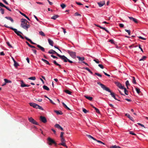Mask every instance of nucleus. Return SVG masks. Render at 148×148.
<instances>
[{"label": "nucleus", "mask_w": 148, "mask_h": 148, "mask_svg": "<svg viewBox=\"0 0 148 148\" xmlns=\"http://www.w3.org/2000/svg\"><path fill=\"white\" fill-rule=\"evenodd\" d=\"M48 53L50 54H56L57 56L59 57L64 62H68L70 63H73V62L71 60H70L67 58L64 55H61L56 52L55 51L51 49L49 50L48 52Z\"/></svg>", "instance_id": "f257e3e1"}, {"label": "nucleus", "mask_w": 148, "mask_h": 148, "mask_svg": "<svg viewBox=\"0 0 148 148\" xmlns=\"http://www.w3.org/2000/svg\"><path fill=\"white\" fill-rule=\"evenodd\" d=\"M97 84L100 85L103 90H105L107 91L110 92V94L111 95L112 97H113L115 99L119 101H120L119 100L117 99L116 98L114 93V92H112L110 90L108 87H106L104 84L100 82H98Z\"/></svg>", "instance_id": "f03ea898"}, {"label": "nucleus", "mask_w": 148, "mask_h": 148, "mask_svg": "<svg viewBox=\"0 0 148 148\" xmlns=\"http://www.w3.org/2000/svg\"><path fill=\"white\" fill-rule=\"evenodd\" d=\"M29 104L31 106H32L34 108H38L42 110H43V108L41 106L35 103H34V102H30Z\"/></svg>", "instance_id": "7ed1b4c3"}, {"label": "nucleus", "mask_w": 148, "mask_h": 148, "mask_svg": "<svg viewBox=\"0 0 148 148\" xmlns=\"http://www.w3.org/2000/svg\"><path fill=\"white\" fill-rule=\"evenodd\" d=\"M10 29L14 31V32L18 35L22 39H24V37H23L21 34H22V33L20 31H18L15 28H14L13 27L10 28Z\"/></svg>", "instance_id": "20e7f679"}, {"label": "nucleus", "mask_w": 148, "mask_h": 148, "mask_svg": "<svg viewBox=\"0 0 148 148\" xmlns=\"http://www.w3.org/2000/svg\"><path fill=\"white\" fill-rule=\"evenodd\" d=\"M66 52L69 54L70 56L73 58H75L76 57V53L75 52L72 51L70 50H67Z\"/></svg>", "instance_id": "39448f33"}, {"label": "nucleus", "mask_w": 148, "mask_h": 148, "mask_svg": "<svg viewBox=\"0 0 148 148\" xmlns=\"http://www.w3.org/2000/svg\"><path fill=\"white\" fill-rule=\"evenodd\" d=\"M47 140L48 141L47 143L50 145H51L53 144L55 145L56 144V142L50 137H48L47 138Z\"/></svg>", "instance_id": "423d86ee"}, {"label": "nucleus", "mask_w": 148, "mask_h": 148, "mask_svg": "<svg viewBox=\"0 0 148 148\" xmlns=\"http://www.w3.org/2000/svg\"><path fill=\"white\" fill-rule=\"evenodd\" d=\"M30 25L28 24L27 23H21V26L23 29L27 30V29L29 27Z\"/></svg>", "instance_id": "0eeeda50"}, {"label": "nucleus", "mask_w": 148, "mask_h": 148, "mask_svg": "<svg viewBox=\"0 0 148 148\" xmlns=\"http://www.w3.org/2000/svg\"><path fill=\"white\" fill-rule=\"evenodd\" d=\"M28 120L29 122L33 124L36 125H38V123L32 117L29 118Z\"/></svg>", "instance_id": "6e6552de"}, {"label": "nucleus", "mask_w": 148, "mask_h": 148, "mask_svg": "<svg viewBox=\"0 0 148 148\" xmlns=\"http://www.w3.org/2000/svg\"><path fill=\"white\" fill-rule=\"evenodd\" d=\"M40 120L43 123H45L47 122V120L45 117L41 116L40 117Z\"/></svg>", "instance_id": "1a4fd4ad"}, {"label": "nucleus", "mask_w": 148, "mask_h": 148, "mask_svg": "<svg viewBox=\"0 0 148 148\" xmlns=\"http://www.w3.org/2000/svg\"><path fill=\"white\" fill-rule=\"evenodd\" d=\"M97 4L99 5V7H101L103 6L104 4H105V1H100L97 3Z\"/></svg>", "instance_id": "9d476101"}, {"label": "nucleus", "mask_w": 148, "mask_h": 148, "mask_svg": "<svg viewBox=\"0 0 148 148\" xmlns=\"http://www.w3.org/2000/svg\"><path fill=\"white\" fill-rule=\"evenodd\" d=\"M128 18L130 19V20L133 21L135 23H138V21L136 19L131 16H129Z\"/></svg>", "instance_id": "9b49d317"}, {"label": "nucleus", "mask_w": 148, "mask_h": 148, "mask_svg": "<svg viewBox=\"0 0 148 148\" xmlns=\"http://www.w3.org/2000/svg\"><path fill=\"white\" fill-rule=\"evenodd\" d=\"M37 46L38 48H39V49H40L42 51H43V52L45 51V49L43 47H42L40 45H37Z\"/></svg>", "instance_id": "f8f14e48"}, {"label": "nucleus", "mask_w": 148, "mask_h": 148, "mask_svg": "<svg viewBox=\"0 0 148 148\" xmlns=\"http://www.w3.org/2000/svg\"><path fill=\"white\" fill-rule=\"evenodd\" d=\"M55 127L58 128V129H60L62 131H63V128H62V127H61L60 126V125L58 124H56L55 125Z\"/></svg>", "instance_id": "ddd939ff"}, {"label": "nucleus", "mask_w": 148, "mask_h": 148, "mask_svg": "<svg viewBox=\"0 0 148 148\" xmlns=\"http://www.w3.org/2000/svg\"><path fill=\"white\" fill-rule=\"evenodd\" d=\"M116 85L120 88L122 89L124 88V86L122 85L119 82H117L116 83Z\"/></svg>", "instance_id": "4468645a"}, {"label": "nucleus", "mask_w": 148, "mask_h": 148, "mask_svg": "<svg viewBox=\"0 0 148 148\" xmlns=\"http://www.w3.org/2000/svg\"><path fill=\"white\" fill-rule=\"evenodd\" d=\"M48 41L49 44L51 46H53V41L49 38H48Z\"/></svg>", "instance_id": "2eb2a0df"}, {"label": "nucleus", "mask_w": 148, "mask_h": 148, "mask_svg": "<svg viewBox=\"0 0 148 148\" xmlns=\"http://www.w3.org/2000/svg\"><path fill=\"white\" fill-rule=\"evenodd\" d=\"M25 38L28 41H29V42H30L32 44H34V45H36L37 44L34 42H33L32 40L28 38L27 37L25 36Z\"/></svg>", "instance_id": "dca6fc26"}, {"label": "nucleus", "mask_w": 148, "mask_h": 148, "mask_svg": "<svg viewBox=\"0 0 148 148\" xmlns=\"http://www.w3.org/2000/svg\"><path fill=\"white\" fill-rule=\"evenodd\" d=\"M54 112L56 113L57 115H62L63 114L62 112L60 110H55Z\"/></svg>", "instance_id": "f3484780"}, {"label": "nucleus", "mask_w": 148, "mask_h": 148, "mask_svg": "<svg viewBox=\"0 0 148 148\" xmlns=\"http://www.w3.org/2000/svg\"><path fill=\"white\" fill-rule=\"evenodd\" d=\"M76 57L78 58L79 61H83L85 59V58L84 57H81L78 56H77Z\"/></svg>", "instance_id": "a211bd4d"}, {"label": "nucleus", "mask_w": 148, "mask_h": 148, "mask_svg": "<svg viewBox=\"0 0 148 148\" xmlns=\"http://www.w3.org/2000/svg\"><path fill=\"white\" fill-rule=\"evenodd\" d=\"M5 18L7 19L10 21L12 23L14 22V20L11 17L6 16Z\"/></svg>", "instance_id": "6ab92c4d"}, {"label": "nucleus", "mask_w": 148, "mask_h": 148, "mask_svg": "<svg viewBox=\"0 0 148 148\" xmlns=\"http://www.w3.org/2000/svg\"><path fill=\"white\" fill-rule=\"evenodd\" d=\"M131 78H132V83L134 84H136V80L135 77H134L132 76V77H131Z\"/></svg>", "instance_id": "aec40b11"}, {"label": "nucleus", "mask_w": 148, "mask_h": 148, "mask_svg": "<svg viewBox=\"0 0 148 148\" xmlns=\"http://www.w3.org/2000/svg\"><path fill=\"white\" fill-rule=\"evenodd\" d=\"M125 115L127 116L132 121H133V118L132 117L130 116L129 114L127 113L125 114Z\"/></svg>", "instance_id": "412c9836"}, {"label": "nucleus", "mask_w": 148, "mask_h": 148, "mask_svg": "<svg viewBox=\"0 0 148 148\" xmlns=\"http://www.w3.org/2000/svg\"><path fill=\"white\" fill-rule=\"evenodd\" d=\"M20 13L22 15L25 16L28 20L29 21H30V19L29 18H28L25 14L21 12H20Z\"/></svg>", "instance_id": "4be33fe9"}, {"label": "nucleus", "mask_w": 148, "mask_h": 148, "mask_svg": "<svg viewBox=\"0 0 148 148\" xmlns=\"http://www.w3.org/2000/svg\"><path fill=\"white\" fill-rule=\"evenodd\" d=\"M41 60L42 61H43L44 62H45V63L49 65H50V64L47 60H46L43 58H42L41 59Z\"/></svg>", "instance_id": "5701e85b"}, {"label": "nucleus", "mask_w": 148, "mask_h": 148, "mask_svg": "<svg viewBox=\"0 0 148 148\" xmlns=\"http://www.w3.org/2000/svg\"><path fill=\"white\" fill-rule=\"evenodd\" d=\"M21 87H25V86H25V85H26V84H25L24 83L23 81V80H21Z\"/></svg>", "instance_id": "b1692460"}, {"label": "nucleus", "mask_w": 148, "mask_h": 148, "mask_svg": "<svg viewBox=\"0 0 148 148\" xmlns=\"http://www.w3.org/2000/svg\"><path fill=\"white\" fill-rule=\"evenodd\" d=\"M53 62L54 63V64L55 65H56L57 66H58L60 68V67L61 66V65L60 64H59L58 63H57L56 60H54L53 61Z\"/></svg>", "instance_id": "393cba45"}, {"label": "nucleus", "mask_w": 148, "mask_h": 148, "mask_svg": "<svg viewBox=\"0 0 148 148\" xmlns=\"http://www.w3.org/2000/svg\"><path fill=\"white\" fill-rule=\"evenodd\" d=\"M59 145H62V146H63L66 148H68V147L66 146V145L65 142H62V143H60L59 144Z\"/></svg>", "instance_id": "a878e982"}, {"label": "nucleus", "mask_w": 148, "mask_h": 148, "mask_svg": "<svg viewBox=\"0 0 148 148\" xmlns=\"http://www.w3.org/2000/svg\"><path fill=\"white\" fill-rule=\"evenodd\" d=\"M62 104L63 106L66 109L68 110H71V109L67 107V106L64 103V102H62Z\"/></svg>", "instance_id": "bb28decb"}, {"label": "nucleus", "mask_w": 148, "mask_h": 148, "mask_svg": "<svg viewBox=\"0 0 148 148\" xmlns=\"http://www.w3.org/2000/svg\"><path fill=\"white\" fill-rule=\"evenodd\" d=\"M85 98L88 99L90 101H91L92 99V98L91 97L85 96Z\"/></svg>", "instance_id": "cd10ccee"}, {"label": "nucleus", "mask_w": 148, "mask_h": 148, "mask_svg": "<svg viewBox=\"0 0 148 148\" xmlns=\"http://www.w3.org/2000/svg\"><path fill=\"white\" fill-rule=\"evenodd\" d=\"M43 88L44 89L48 91L49 90V88L46 86L44 85L43 86Z\"/></svg>", "instance_id": "c85d7f7f"}, {"label": "nucleus", "mask_w": 148, "mask_h": 148, "mask_svg": "<svg viewBox=\"0 0 148 148\" xmlns=\"http://www.w3.org/2000/svg\"><path fill=\"white\" fill-rule=\"evenodd\" d=\"M21 23H27L28 22L26 19L23 18L21 19Z\"/></svg>", "instance_id": "c756f323"}, {"label": "nucleus", "mask_w": 148, "mask_h": 148, "mask_svg": "<svg viewBox=\"0 0 148 148\" xmlns=\"http://www.w3.org/2000/svg\"><path fill=\"white\" fill-rule=\"evenodd\" d=\"M87 136L89 138H91L95 141V140H96V139L95 138L93 137L90 135H87Z\"/></svg>", "instance_id": "7c9ffc66"}, {"label": "nucleus", "mask_w": 148, "mask_h": 148, "mask_svg": "<svg viewBox=\"0 0 148 148\" xmlns=\"http://www.w3.org/2000/svg\"><path fill=\"white\" fill-rule=\"evenodd\" d=\"M59 16L58 15H54L52 16L51 18L53 20H56L57 18Z\"/></svg>", "instance_id": "2f4dec72"}, {"label": "nucleus", "mask_w": 148, "mask_h": 148, "mask_svg": "<svg viewBox=\"0 0 148 148\" xmlns=\"http://www.w3.org/2000/svg\"><path fill=\"white\" fill-rule=\"evenodd\" d=\"M110 148H121V147L119 146L114 145L110 147Z\"/></svg>", "instance_id": "473e14b6"}, {"label": "nucleus", "mask_w": 148, "mask_h": 148, "mask_svg": "<svg viewBox=\"0 0 148 148\" xmlns=\"http://www.w3.org/2000/svg\"><path fill=\"white\" fill-rule=\"evenodd\" d=\"M4 80L5 81V82L6 83H10L11 82V81L10 80H8V79H4Z\"/></svg>", "instance_id": "72a5a7b5"}, {"label": "nucleus", "mask_w": 148, "mask_h": 148, "mask_svg": "<svg viewBox=\"0 0 148 148\" xmlns=\"http://www.w3.org/2000/svg\"><path fill=\"white\" fill-rule=\"evenodd\" d=\"M28 79H30V80H36V78L34 76V77H29L28 78Z\"/></svg>", "instance_id": "f704fd0d"}, {"label": "nucleus", "mask_w": 148, "mask_h": 148, "mask_svg": "<svg viewBox=\"0 0 148 148\" xmlns=\"http://www.w3.org/2000/svg\"><path fill=\"white\" fill-rule=\"evenodd\" d=\"M39 34L40 35H41L42 36H45V34L42 31H40L39 32Z\"/></svg>", "instance_id": "c9c22d12"}, {"label": "nucleus", "mask_w": 148, "mask_h": 148, "mask_svg": "<svg viewBox=\"0 0 148 148\" xmlns=\"http://www.w3.org/2000/svg\"><path fill=\"white\" fill-rule=\"evenodd\" d=\"M146 58H147V57L146 56H143L142 57V58L139 60V61H144Z\"/></svg>", "instance_id": "e433bc0d"}, {"label": "nucleus", "mask_w": 148, "mask_h": 148, "mask_svg": "<svg viewBox=\"0 0 148 148\" xmlns=\"http://www.w3.org/2000/svg\"><path fill=\"white\" fill-rule=\"evenodd\" d=\"M92 107L94 108L96 110V112L98 113H100V111L97 108L94 106H92Z\"/></svg>", "instance_id": "4c0bfd02"}, {"label": "nucleus", "mask_w": 148, "mask_h": 148, "mask_svg": "<svg viewBox=\"0 0 148 148\" xmlns=\"http://www.w3.org/2000/svg\"><path fill=\"white\" fill-rule=\"evenodd\" d=\"M85 69L86 70L88 71L91 74H92L93 73L91 71V70L89 69L88 68L86 67L85 68Z\"/></svg>", "instance_id": "58836bf2"}, {"label": "nucleus", "mask_w": 148, "mask_h": 148, "mask_svg": "<svg viewBox=\"0 0 148 148\" xmlns=\"http://www.w3.org/2000/svg\"><path fill=\"white\" fill-rule=\"evenodd\" d=\"M135 89L137 92L138 94H139L140 92V89L139 88L137 87L135 88Z\"/></svg>", "instance_id": "ea45409f"}, {"label": "nucleus", "mask_w": 148, "mask_h": 148, "mask_svg": "<svg viewBox=\"0 0 148 148\" xmlns=\"http://www.w3.org/2000/svg\"><path fill=\"white\" fill-rule=\"evenodd\" d=\"M122 89H123L124 90V92L125 93V94L126 95H128V91L127 90L126 88L124 87V88Z\"/></svg>", "instance_id": "a19ab883"}, {"label": "nucleus", "mask_w": 148, "mask_h": 148, "mask_svg": "<svg viewBox=\"0 0 148 148\" xmlns=\"http://www.w3.org/2000/svg\"><path fill=\"white\" fill-rule=\"evenodd\" d=\"M6 44L10 48H13L12 46L10 44V42H6Z\"/></svg>", "instance_id": "79ce46f5"}, {"label": "nucleus", "mask_w": 148, "mask_h": 148, "mask_svg": "<svg viewBox=\"0 0 148 148\" xmlns=\"http://www.w3.org/2000/svg\"><path fill=\"white\" fill-rule=\"evenodd\" d=\"M14 65L15 67H17L18 66H19L18 64L16 62V61L14 62Z\"/></svg>", "instance_id": "37998d69"}, {"label": "nucleus", "mask_w": 148, "mask_h": 148, "mask_svg": "<svg viewBox=\"0 0 148 148\" xmlns=\"http://www.w3.org/2000/svg\"><path fill=\"white\" fill-rule=\"evenodd\" d=\"M82 111L84 112L85 113H86L87 112H89L88 110H86L85 109L83 108L82 109Z\"/></svg>", "instance_id": "c03bdc74"}, {"label": "nucleus", "mask_w": 148, "mask_h": 148, "mask_svg": "<svg viewBox=\"0 0 148 148\" xmlns=\"http://www.w3.org/2000/svg\"><path fill=\"white\" fill-rule=\"evenodd\" d=\"M125 84L126 86L127 87V88H128V86L130 85L129 82L128 80L126 81V82H125Z\"/></svg>", "instance_id": "a18cd8bd"}, {"label": "nucleus", "mask_w": 148, "mask_h": 148, "mask_svg": "<svg viewBox=\"0 0 148 148\" xmlns=\"http://www.w3.org/2000/svg\"><path fill=\"white\" fill-rule=\"evenodd\" d=\"M65 92L66 93L68 94L69 95H71V92L69 90H65Z\"/></svg>", "instance_id": "49530a36"}, {"label": "nucleus", "mask_w": 148, "mask_h": 148, "mask_svg": "<svg viewBox=\"0 0 148 148\" xmlns=\"http://www.w3.org/2000/svg\"><path fill=\"white\" fill-rule=\"evenodd\" d=\"M0 11H1V13L2 14H3L4 13V10L3 8L0 9Z\"/></svg>", "instance_id": "de8ad7c7"}, {"label": "nucleus", "mask_w": 148, "mask_h": 148, "mask_svg": "<svg viewBox=\"0 0 148 148\" xmlns=\"http://www.w3.org/2000/svg\"><path fill=\"white\" fill-rule=\"evenodd\" d=\"M60 6L62 9H64L66 7V5L64 3H62L61 4Z\"/></svg>", "instance_id": "09e8293b"}, {"label": "nucleus", "mask_w": 148, "mask_h": 148, "mask_svg": "<svg viewBox=\"0 0 148 148\" xmlns=\"http://www.w3.org/2000/svg\"><path fill=\"white\" fill-rule=\"evenodd\" d=\"M61 141L62 143L66 142V141L64 137L61 138Z\"/></svg>", "instance_id": "8fccbe9b"}, {"label": "nucleus", "mask_w": 148, "mask_h": 148, "mask_svg": "<svg viewBox=\"0 0 148 148\" xmlns=\"http://www.w3.org/2000/svg\"><path fill=\"white\" fill-rule=\"evenodd\" d=\"M125 32H127V33H128V34L129 35H130V33H131V32H130V30H127V29H125Z\"/></svg>", "instance_id": "3c124183"}, {"label": "nucleus", "mask_w": 148, "mask_h": 148, "mask_svg": "<svg viewBox=\"0 0 148 148\" xmlns=\"http://www.w3.org/2000/svg\"><path fill=\"white\" fill-rule=\"evenodd\" d=\"M95 141H97V142H98L99 143L101 144H103L104 145H105V144L104 143L102 142L100 140H95Z\"/></svg>", "instance_id": "603ef678"}, {"label": "nucleus", "mask_w": 148, "mask_h": 148, "mask_svg": "<svg viewBox=\"0 0 148 148\" xmlns=\"http://www.w3.org/2000/svg\"><path fill=\"white\" fill-rule=\"evenodd\" d=\"M95 75H97L101 77H102V75L101 74H100L98 73H95Z\"/></svg>", "instance_id": "864d4df0"}, {"label": "nucleus", "mask_w": 148, "mask_h": 148, "mask_svg": "<svg viewBox=\"0 0 148 148\" xmlns=\"http://www.w3.org/2000/svg\"><path fill=\"white\" fill-rule=\"evenodd\" d=\"M109 41V42H110L111 44H114V40L113 39L110 40Z\"/></svg>", "instance_id": "5fc2aeb1"}, {"label": "nucleus", "mask_w": 148, "mask_h": 148, "mask_svg": "<svg viewBox=\"0 0 148 148\" xmlns=\"http://www.w3.org/2000/svg\"><path fill=\"white\" fill-rule=\"evenodd\" d=\"M93 60L97 63L98 64L99 63V61L97 59H94Z\"/></svg>", "instance_id": "6e6d98bb"}, {"label": "nucleus", "mask_w": 148, "mask_h": 148, "mask_svg": "<svg viewBox=\"0 0 148 148\" xmlns=\"http://www.w3.org/2000/svg\"><path fill=\"white\" fill-rule=\"evenodd\" d=\"M4 8H6L7 10H8L10 11H12V10L10 9L8 7H7L6 6H5Z\"/></svg>", "instance_id": "4d7b16f0"}, {"label": "nucleus", "mask_w": 148, "mask_h": 148, "mask_svg": "<svg viewBox=\"0 0 148 148\" xmlns=\"http://www.w3.org/2000/svg\"><path fill=\"white\" fill-rule=\"evenodd\" d=\"M98 66L101 69H103L104 68L103 66L101 64H99Z\"/></svg>", "instance_id": "13d9d810"}, {"label": "nucleus", "mask_w": 148, "mask_h": 148, "mask_svg": "<svg viewBox=\"0 0 148 148\" xmlns=\"http://www.w3.org/2000/svg\"><path fill=\"white\" fill-rule=\"evenodd\" d=\"M64 134V133L63 132H62L60 133V137L62 138L63 137V134Z\"/></svg>", "instance_id": "bf43d9fd"}, {"label": "nucleus", "mask_w": 148, "mask_h": 148, "mask_svg": "<svg viewBox=\"0 0 148 148\" xmlns=\"http://www.w3.org/2000/svg\"><path fill=\"white\" fill-rule=\"evenodd\" d=\"M124 25L122 23H120L119 24V26L120 27H124Z\"/></svg>", "instance_id": "052dcab7"}, {"label": "nucleus", "mask_w": 148, "mask_h": 148, "mask_svg": "<svg viewBox=\"0 0 148 148\" xmlns=\"http://www.w3.org/2000/svg\"><path fill=\"white\" fill-rule=\"evenodd\" d=\"M5 6V5H4L3 3L1 2H0V6L4 8Z\"/></svg>", "instance_id": "680f3d73"}, {"label": "nucleus", "mask_w": 148, "mask_h": 148, "mask_svg": "<svg viewBox=\"0 0 148 148\" xmlns=\"http://www.w3.org/2000/svg\"><path fill=\"white\" fill-rule=\"evenodd\" d=\"M129 133L130 134H132L133 135H136V134H135L133 133L132 131H130Z\"/></svg>", "instance_id": "e2e57ef3"}, {"label": "nucleus", "mask_w": 148, "mask_h": 148, "mask_svg": "<svg viewBox=\"0 0 148 148\" xmlns=\"http://www.w3.org/2000/svg\"><path fill=\"white\" fill-rule=\"evenodd\" d=\"M140 39L143 40H146V38H144L142 37L141 36L138 37Z\"/></svg>", "instance_id": "0e129e2a"}, {"label": "nucleus", "mask_w": 148, "mask_h": 148, "mask_svg": "<svg viewBox=\"0 0 148 148\" xmlns=\"http://www.w3.org/2000/svg\"><path fill=\"white\" fill-rule=\"evenodd\" d=\"M51 56L53 57V58L55 59V58H56V59H58V58L57 57L53 55H52Z\"/></svg>", "instance_id": "69168bd1"}, {"label": "nucleus", "mask_w": 148, "mask_h": 148, "mask_svg": "<svg viewBox=\"0 0 148 148\" xmlns=\"http://www.w3.org/2000/svg\"><path fill=\"white\" fill-rule=\"evenodd\" d=\"M76 3L77 5H83V4H82V3H80L79 2H76Z\"/></svg>", "instance_id": "338daca9"}, {"label": "nucleus", "mask_w": 148, "mask_h": 148, "mask_svg": "<svg viewBox=\"0 0 148 148\" xmlns=\"http://www.w3.org/2000/svg\"><path fill=\"white\" fill-rule=\"evenodd\" d=\"M32 51L34 53H35L36 54V50L34 49H32Z\"/></svg>", "instance_id": "774afa93"}]
</instances>
